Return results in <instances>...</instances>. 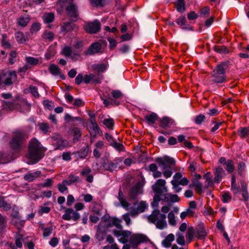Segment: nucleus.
<instances>
[{
    "label": "nucleus",
    "instance_id": "nucleus-1",
    "mask_svg": "<svg viewBox=\"0 0 249 249\" xmlns=\"http://www.w3.org/2000/svg\"><path fill=\"white\" fill-rule=\"evenodd\" d=\"M121 223V220L115 217L102 221L97 226L98 232H105L109 228L114 226L117 230L114 231L113 233H131L129 231H122V226Z\"/></svg>",
    "mask_w": 249,
    "mask_h": 249
},
{
    "label": "nucleus",
    "instance_id": "nucleus-2",
    "mask_svg": "<svg viewBox=\"0 0 249 249\" xmlns=\"http://www.w3.org/2000/svg\"><path fill=\"white\" fill-rule=\"evenodd\" d=\"M44 156L43 148L40 143L36 139H31L29 145L28 158L32 160L34 163L39 161Z\"/></svg>",
    "mask_w": 249,
    "mask_h": 249
},
{
    "label": "nucleus",
    "instance_id": "nucleus-3",
    "mask_svg": "<svg viewBox=\"0 0 249 249\" xmlns=\"http://www.w3.org/2000/svg\"><path fill=\"white\" fill-rule=\"evenodd\" d=\"M155 161L162 170H165L162 173L164 177L166 178L171 177L173 174L172 170L175 165V160L168 156H164L156 158Z\"/></svg>",
    "mask_w": 249,
    "mask_h": 249
},
{
    "label": "nucleus",
    "instance_id": "nucleus-4",
    "mask_svg": "<svg viewBox=\"0 0 249 249\" xmlns=\"http://www.w3.org/2000/svg\"><path fill=\"white\" fill-rule=\"evenodd\" d=\"M166 218L165 214L161 213L158 209H155L147 217V219L149 222L154 224L158 229L163 230L167 227Z\"/></svg>",
    "mask_w": 249,
    "mask_h": 249
},
{
    "label": "nucleus",
    "instance_id": "nucleus-5",
    "mask_svg": "<svg viewBox=\"0 0 249 249\" xmlns=\"http://www.w3.org/2000/svg\"><path fill=\"white\" fill-rule=\"evenodd\" d=\"M57 5L60 6L61 11H63L65 7L67 15L71 19L74 18V20L77 19L78 17L77 8L72 0H58Z\"/></svg>",
    "mask_w": 249,
    "mask_h": 249
},
{
    "label": "nucleus",
    "instance_id": "nucleus-6",
    "mask_svg": "<svg viewBox=\"0 0 249 249\" xmlns=\"http://www.w3.org/2000/svg\"><path fill=\"white\" fill-rule=\"evenodd\" d=\"M27 138V134L23 130H18L14 131L10 142L11 147L15 150H20L22 148L24 141Z\"/></svg>",
    "mask_w": 249,
    "mask_h": 249
},
{
    "label": "nucleus",
    "instance_id": "nucleus-7",
    "mask_svg": "<svg viewBox=\"0 0 249 249\" xmlns=\"http://www.w3.org/2000/svg\"><path fill=\"white\" fill-rule=\"evenodd\" d=\"M226 62H222L216 66L212 74L213 81L217 83H222L226 81Z\"/></svg>",
    "mask_w": 249,
    "mask_h": 249
},
{
    "label": "nucleus",
    "instance_id": "nucleus-8",
    "mask_svg": "<svg viewBox=\"0 0 249 249\" xmlns=\"http://www.w3.org/2000/svg\"><path fill=\"white\" fill-rule=\"evenodd\" d=\"M52 144L54 146L55 150H62L69 145L68 141L63 140L59 135H53L52 137Z\"/></svg>",
    "mask_w": 249,
    "mask_h": 249
},
{
    "label": "nucleus",
    "instance_id": "nucleus-9",
    "mask_svg": "<svg viewBox=\"0 0 249 249\" xmlns=\"http://www.w3.org/2000/svg\"><path fill=\"white\" fill-rule=\"evenodd\" d=\"M101 24L98 20H95L92 22L87 23L84 25L85 30L90 34H95L99 31Z\"/></svg>",
    "mask_w": 249,
    "mask_h": 249
},
{
    "label": "nucleus",
    "instance_id": "nucleus-10",
    "mask_svg": "<svg viewBox=\"0 0 249 249\" xmlns=\"http://www.w3.org/2000/svg\"><path fill=\"white\" fill-rule=\"evenodd\" d=\"M148 204L145 201H141L137 208H131L129 210L130 215L135 217L138 214L142 213L148 208Z\"/></svg>",
    "mask_w": 249,
    "mask_h": 249
},
{
    "label": "nucleus",
    "instance_id": "nucleus-11",
    "mask_svg": "<svg viewBox=\"0 0 249 249\" xmlns=\"http://www.w3.org/2000/svg\"><path fill=\"white\" fill-rule=\"evenodd\" d=\"M166 181L163 179H158L152 186V189L157 194H162L168 191L167 187L165 186Z\"/></svg>",
    "mask_w": 249,
    "mask_h": 249
},
{
    "label": "nucleus",
    "instance_id": "nucleus-12",
    "mask_svg": "<svg viewBox=\"0 0 249 249\" xmlns=\"http://www.w3.org/2000/svg\"><path fill=\"white\" fill-rule=\"evenodd\" d=\"M103 76L99 74L89 73L84 75V82L85 84L94 83L95 84L101 83Z\"/></svg>",
    "mask_w": 249,
    "mask_h": 249
},
{
    "label": "nucleus",
    "instance_id": "nucleus-13",
    "mask_svg": "<svg viewBox=\"0 0 249 249\" xmlns=\"http://www.w3.org/2000/svg\"><path fill=\"white\" fill-rule=\"evenodd\" d=\"M80 217V214L71 208H66L65 210V213L62 216L63 219L65 220H72L74 221L78 220Z\"/></svg>",
    "mask_w": 249,
    "mask_h": 249
},
{
    "label": "nucleus",
    "instance_id": "nucleus-14",
    "mask_svg": "<svg viewBox=\"0 0 249 249\" xmlns=\"http://www.w3.org/2000/svg\"><path fill=\"white\" fill-rule=\"evenodd\" d=\"M5 87L11 85L17 79V74L15 71H8L2 73Z\"/></svg>",
    "mask_w": 249,
    "mask_h": 249
},
{
    "label": "nucleus",
    "instance_id": "nucleus-15",
    "mask_svg": "<svg viewBox=\"0 0 249 249\" xmlns=\"http://www.w3.org/2000/svg\"><path fill=\"white\" fill-rule=\"evenodd\" d=\"M142 186L140 182L137 183L133 187H132L128 194L129 197L132 199L137 198L138 196L142 194Z\"/></svg>",
    "mask_w": 249,
    "mask_h": 249
},
{
    "label": "nucleus",
    "instance_id": "nucleus-16",
    "mask_svg": "<svg viewBox=\"0 0 249 249\" xmlns=\"http://www.w3.org/2000/svg\"><path fill=\"white\" fill-rule=\"evenodd\" d=\"M102 46L99 42L92 43L89 48L84 52L85 55H92L101 52Z\"/></svg>",
    "mask_w": 249,
    "mask_h": 249
},
{
    "label": "nucleus",
    "instance_id": "nucleus-17",
    "mask_svg": "<svg viewBox=\"0 0 249 249\" xmlns=\"http://www.w3.org/2000/svg\"><path fill=\"white\" fill-rule=\"evenodd\" d=\"M31 20V17L30 15L24 14L20 16L17 18V24L20 27L24 28L26 27Z\"/></svg>",
    "mask_w": 249,
    "mask_h": 249
},
{
    "label": "nucleus",
    "instance_id": "nucleus-18",
    "mask_svg": "<svg viewBox=\"0 0 249 249\" xmlns=\"http://www.w3.org/2000/svg\"><path fill=\"white\" fill-rule=\"evenodd\" d=\"M109 65L107 61L94 64L91 66L92 70L98 73L105 72L107 69Z\"/></svg>",
    "mask_w": 249,
    "mask_h": 249
},
{
    "label": "nucleus",
    "instance_id": "nucleus-19",
    "mask_svg": "<svg viewBox=\"0 0 249 249\" xmlns=\"http://www.w3.org/2000/svg\"><path fill=\"white\" fill-rule=\"evenodd\" d=\"M15 38L19 44H24L29 39V34H24L21 31H18L15 33Z\"/></svg>",
    "mask_w": 249,
    "mask_h": 249
},
{
    "label": "nucleus",
    "instance_id": "nucleus-20",
    "mask_svg": "<svg viewBox=\"0 0 249 249\" xmlns=\"http://www.w3.org/2000/svg\"><path fill=\"white\" fill-rule=\"evenodd\" d=\"M176 22L183 30L187 31L193 30V27L187 23V20L184 16L179 17L176 19Z\"/></svg>",
    "mask_w": 249,
    "mask_h": 249
},
{
    "label": "nucleus",
    "instance_id": "nucleus-21",
    "mask_svg": "<svg viewBox=\"0 0 249 249\" xmlns=\"http://www.w3.org/2000/svg\"><path fill=\"white\" fill-rule=\"evenodd\" d=\"M130 243L133 245H138L147 240V237L144 234H133L131 236Z\"/></svg>",
    "mask_w": 249,
    "mask_h": 249
},
{
    "label": "nucleus",
    "instance_id": "nucleus-22",
    "mask_svg": "<svg viewBox=\"0 0 249 249\" xmlns=\"http://www.w3.org/2000/svg\"><path fill=\"white\" fill-rule=\"evenodd\" d=\"M39 229L43 232V233H51L53 230V226L51 222L40 223Z\"/></svg>",
    "mask_w": 249,
    "mask_h": 249
},
{
    "label": "nucleus",
    "instance_id": "nucleus-23",
    "mask_svg": "<svg viewBox=\"0 0 249 249\" xmlns=\"http://www.w3.org/2000/svg\"><path fill=\"white\" fill-rule=\"evenodd\" d=\"M41 175L40 171H36L34 172H29L24 175V179L28 182H31L39 177Z\"/></svg>",
    "mask_w": 249,
    "mask_h": 249
},
{
    "label": "nucleus",
    "instance_id": "nucleus-24",
    "mask_svg": "<svg viewBox=\"0 0 249 249\" xmlns=\"http://www.w3.org/2000/svg\"><path fill=\"white\" fill-rule=\"evenodd\" d=\"M158 116L157 114L152 112L149 114H146L144 116V118L146 122L149 124H153L158 119Z\"/></svg>",
    "mask_w": 249,
    "mask_h": 249
},
{
    "label": "nucleus",
    "instance_id": "nucleus-25",
    "mask_svg": "<svg viewBox=\"0 0 249 249\" xmlns=\"http://www.w3.org/2000/svg\"><path fill=\"white\" fill-rule=\"evenodd\" d=\"M118 199L122 205V206L124 208L125 210H128V207L129 206V203L126 200L125 197L123 193L120 189L118 193Z\"/></svg>",
    "mask_w": 249,
    "mask_h": 249
},
{
    "label": "nucleus",
    "instance_id": "nucleus-26",
    "mask_svg": "<svg viewBox=\"0 0 249 249\" xmlns=\"http://www.w3.org/2000/svg\"><path fill=\"white\" fill-rule=\"evenodd\" d=\"M237 133L242 139H249V127L239 128L237 130Z\"/></svg>",
    "mask_w": 249,
    "mask_h": 249
},
{
    "label": "nucleus",
    "instance_id": "nucleus-27",
    "mask_svg": "<svg viewBox=\"0 0 249 249\" xmlns=\"http://www.w3.org/2000/svg\"><path fill=\"white\" fill-rule=\"evenodd\" d=\"M12 160V155L7 152H0V163H6Z\"/></svg>",
    "mask_w": 249,
    "mask_h": 249
},
{
    "label": "nucleus",
    "instance_id": "nucleus-28",
    "mask_svg": "<svg viewBox=\"0 0 249 249\" xmlns=\"http://www.w3.org/2000/svg\"><path fill=\"white\" fill-rule=\"evenodd\" d=\"M224 173V170L221 167H217L215 169L214 172V181L215 182L219 183L221 181L222 176Z\"/></svg>",
    "mask_w": 249,
    "mask_h": 249
},
{
    "label": "nucleus",
    "instance_id": "nucleus-29",
    "mask_svg": "<svg viewBox=\"0 0 249 249\" xmlns=\"http://www.w3.org/2000/svg\"><path fill=\"white\" fill-rule=\"evenodd\" d=\"M173 123V121L171 119L165 117L160 120V125L163 128H166L170 127Z\"/></svg>",
    "mask_w": 249,
    "mask_h": 249
},
{
    "label": "nucleus",
    "instance_id": "nucleus-30",
    "mask_svg": "<svg viewBox=\"0 0 249 249\" xmlns=\"http://www.w3.org/2000/svg\"><path fill=\"white\" fill-rule=\"evenodd\" d=\"M175 237L174 234H168L162 241V246L166 248H168L171 245V243L174 240Z\"/></svg>",
    "mask_w": 249,
    "mask_h": 249
},
{
    "label": "nucleus",
    "instance_id": "nucleus-31",
    "mask_svg": "<svg viewBox=\"0 0 249 249\" xmlns=\"http://www.w3.org/2000/svg\"><path fill=\"white\" fill-rule=\"evenodd\" d=\"M79 181V177L73 174H70L66 179H64V182L66 183L67 185H71L73 183Z\"/></svg>",
    "mask_w": 249,
    "mask_h": 249
},
{
    "label": "nucleus",
    "instance_id": "nucleus-32",
    "mask_svg": "<svg viewBox=\"0 0 249 249\" xmlns=\"http://www.w3.org/2000/svg\"><path fill=\"white\" fill-rule=\"evenodd\" d=\"M42 37L44 40L51 42L53 40L54 34L49 30H45L42 34Z\"/></svg>",
    "mask_w": 249,
    "mask_h": 249
},
{
    "label": "nucleus",
    "instance_id": "nucleus-33",
    "mask_svg": "<svg viewBox=\"0 0 249 249\" xmlns=\"http://www.w3.org/2000/svg\"><path fill=\"white\" fill-rule=\"evenodd\" d=\"M48 70L53 75L57 76L61 74L60 69L57 65L55 64H51L49 67Z\"/></svg>",
    "mask_w": 249,
    "mask_h": 249
},
{
    "label": "nucleus",
    "instance_id": "nucleus-34",
    "mask_svg": "<svg viewBox=\"0 0 249 249\" xmlns=\"http://www.w3.org/2000/svg\"><path fill=\"white\" fill-rule=\"evenodd\" d=\"M164 199L167 201L178 202L179 201L180 198L177 195L168 193L165 195Z\"/></svg>",
    "mask_w": 249,
    "mask_h": 249
},
{
    "label": "nucleus",
    "instance_id": "nucleus-35",
    "mask_svg": "<svg viewBox=\"0 0 249 249\" xmlns=\"http://www.w3.org/2000/svg\"><path fill=\"white\" fill-rule=\"evenodd\" d=\"M103 166L105 170L112 172L116 168V164L111 161H107L103 163Z\"/></svg>",
    "mask_w": 249,
    "mask_h": 249
},
{
    "label": "nucleus",
    "instance_id": "nucleus-36",
    "mask_svg": "<svg viewBox=\"0 0 249 249\" xmlns=\"http://www.w3.org/2000/svg\"><path fill=\"white\" fill-rule=\"evenodd\" d=\"M177 10L180 13L184 12L185 11V2L184 0H177L175 3Z\"/></svg>",
    "mask_w": 249,
    "mask_h": 249
},
{
    "label": "nucleus",
    "instance_id": "nucleus-37",
    "mask_svg": "<svg viewBox=\"0 0 249 249\" xmlns=\"http://www.w3.org/2000/svg\"><path fill=\"white\" fill-rule=\"evenodd\" d=\"M76 27V25L71 22H66L61 27V31L63 32H70L73 30Z\"/></svg>",
    "mask_w": 249,
    "mask_h": 249
},
{
    "label": "nucleus",
    "instance_id": "nucleus-38",
    "mask_svg": "<svg viewBox=\"0 0 249 249\" xmlns=\"http://www.w3.org/2000/svg\"><path fill=\"white\" fill-rule=\"evenodd\" d=\"M241 189L242 192V196L245 201L249 199V194L247 191V185L244 181L241 182Z\"/></svg>",
    "mask_w": 249,
    "mask_h": 249
},
{
    "label": "nucleus",
    "instance_id": "nucleus-39",
    "mask_svg": "<svg viewBox=\"0 0 249 249\" xmlns=\"http://www.w3.org/2000/svg\"><path fill=\"white\" fill-rule=\"evenodd\" d=\"M11 222L13 225L16 226L18 230H20L24 225V221L21 220L18 217H13Z\"/></svg>",
    "mask_w": 249,
    "mask_h": 249
},
{
    "label": "nucleus",
    "instance_id": "nucleus-40",
    "mask_svg": "<svg viewBox=\"0 0 249 249\" xmlns=\"http://www.w3.org/2000/svg\"><path fill=\"white\" fill-rule=\"evenodd\" d=\"M192 185L195 187V190L198 194H201L202 192V185L200 182L198 180H194L193 181Z\"/></svg>",
    "mask_w": 249,
    "mask_h": 249
},
{
    "label": "nucleus",
    "instance_id": "nucleus-41",
    "mask_svg": "<svg viewBox=\"0 0 249 249\" xmlns=\"http://www.w3.org/2000/svg\"><path fill=\"white\" fill-rule=\"evenodd\" d=\"M44 21L46 23H50L54 20V14L53 13H45L43 17Z\"/></svg>",
    "mask_w": 249,
    "mask_h": 249
},
{
    "label": "nucleus",
    "instance_id": "nucleus-42",
    "mask_svg": "<svg viewBox=\"0 0 249 249\" xmlns=\"http://www.w3.org/2000/svg\"><path fill=\"white\" fill-rule=\"evenodd\" d=\"M41 29V24L37 22L32 23L30 31L31 34H35L38 32Z\"/></svg>",
    "mask_w": 249,
    "mask_h": 249
},
{
    "label": "nucleus",
    "instance_id": "nucleus-43",
    "mask_svg": "<svg viewBox=\"0 0 249 249\" xmlns=\"http://www.w3.org/2000/svg\"><path fill=\"white\" fill-rule=\"evenodd\" d=\"M39 128L44 134L50 132L49 125L46 123H39L38 124Z\"/></svg>",
    "mask_w": 249,
    "mask_h": 249
},
{
    "label": "nucleus",
    "instance_id": "nucleus-44",
    "mask_svg": "<svg viewBox=\"0 0 249 249\" xmlns=\"http://www.w3.org/2000/svg\"><path fill=\"white\" fill-rule=\"evenodd\" d=\"M100 129L97 124H94V126H92L91 129L89 130V133L91 137L95 138L96 135L99 133Z\"/></svg>",
    "mask_w": 249,
    "mask_h": 249
},
{
    "label": "nucleus",
    "instance_id": "nucleus-45",
    "mask_svg": "<svg viewBox=\"0 0 249 249\" xmlns=\"http://www.w3.org/2000/svg\"><path fill=\"white\" fill-rule=\"evenodd\" d=\"M210 8L208 6H205L201 8L199 10V17L202 18H207L210 15Z\"/></svg>",
    "mask_w": 249,
    "mask_h": 249
},
{
    "label": "nucleus",
    "instance_id": "nucleus-46",
    "mask_svg": "<svg viewBox=\"0 0 249 249\" xmlns=\"http://www.w3.org/2000/svg\"><path fill=\"white\" fill-rule=\"evenodd\" d=\"M195 212L191 209H187L185 211L180 213V217L181 219H184L187 216L192 217L194 215Z\"/></svg>",
    "mask_w": 249,
    "mask_h": 249
},
{
    "label": "nucleus",
    "instance_id": "nucleus-47",
    "mask_svg": "<svg viewBox=\"0 0 249 249\" xmlns=\"http://www.w3.org/2000/svg\"><path fill=\"white\" fill-rule=\"evenodd\" d=\"M167 218L169 225L172 226H175L177 225V221L176 220L175 214L173 212L169 213L167 215Z\"/></svg>",
    "mask_w": 249,
    "mask_h": 249
},
{
    "label": "nucleus",
    "instance_id": "nucleus-48",
    "mask_svg": "<svg viewBox=\"0 0 249 249\" xmlns=\"http://www.w3.org/2000/svg\"><path fill=\"white\" fill-rule=\"evenodd\" d=\"M56 51L53 48L50 47L46 51L45 55L46 60H50L55 54Z\"/></svg>",
    "mask_w": 249,
    "mask_h": 249
},
{
    "label": "nucleus",
    "instance_id": "nucleus-49",
    "mask_svg": "<svg viewBox=\"0 0 249 249\" xmlns=\"http://www.w3.org/2000/svg\"><path fill=\"white\" fill-rule=\"evenodd\" d=\"M225 168L229 173H232L234 170V166L233 165V162L231 160H228L226 161Z\"/></svg>",
    "mask_w": 249,
    "mask_h": 249
},
{
    "label": "nucleus",
    "instance_id": "nucleus-50",
    "mask_svg": "<svg viewBox=\"0 0 249 249\" xmlns=\"http://www.w3.org/2000/svg\"><path fill=\"white\" fill-rule=\"evenodd\" d=\"M103 124L109 129L112 130L113 129L114 122L113 119H105L103 121Z\"/></svg>",
    "mask_w": 249,
    "mask_h": 249
},
{
    "label": "nucleus",
    "instance_id": "nucleus-51",
    "mask_svg": "<svg viewBox=\"0 0 249 249\" xmlns=\"http://www.w3.org/2000/svg\"><path fill=\"white\" fill-rule=\"evenodd\" d=\"M72 132L73 135L74 141H78L80 140L81 136V132L80 129L77 127H74L72 129Z\"/></svg>",
    "mask_w": 249,
    "mask_h": 249
},
{
    "label": "nucleus",
    "instance_id": "nucleus-52",
    "mask_svg": "<svg viewBox=\"0 0 249 249\" xmlns=\"http://www.w3.org/2000/svg\"><path fill=\"white\" fill-rule=\"evenodd\" d=\"M231 200V196L229 192H223L222 201L224 203H228Z\"/></svg>",
    "mask_w": 249,
    "mask_h": 249
},
{
    "label": "nucleus",
    "instance_id": "nucleus-53",
    "mask_svg": "<svg viewBox=\"0 0 249 249\" xmlns=\"http://www.w3.org/2000/svg\"><path fill=\"white\" fill-rule=\"evenodd\" d=\"M1 103L4 109L12 110L14 108V104L13 102L3 100L1 101Z\"/></svg>",
    "mask_w": 249,
    "mask_h": 249
},
{
    "label": "nucleus",
    "instance_id": "nucleus-54",
    "mask_svg": "<svg viewBox=\"0 0 249 249\" xmlns=\"http://www.w3.org/2000/svg\"><path fill=\"white\" fill-rule=\"evenodd\" d=\"M24 241L23 235L22 234H18L16 236V245L19 248L22 247V242Z\"/></svg>",
    "mask_w": 249,
    "mask_h": 249
},
{
    "label": "nucleus",
    "instance_id": "nucleus-55",
    "mask_svg": "<svg viewBox=\"0 0 249 249\" xmlns=\"http://www.w3.org/2000/svg\"><path fill=\"white\" fill-rule=\"evenodd\" d=\"M204 178L206 179V183H207V187H211L213 185V181L211 176V173L207 172L205 174Z\"/></svg>",
    "mask_w": 249,
    "mask_h": 249
},
{
    "label": "nucleus",
    "instance_id": "nucleus-56",
    "mask_svg": "<svg viewBox=\"0 0 249 249\" xmlns=\"http://www.w3.org/2000/svg\"><path fill=\"white\" fill-rule=\"evenodd\" d=\"M2 46L5 48H10L11 45L8 41L7 35L6 34H2Z\"/></svg>",
    "mask_w": 249,
    "mask_h": 249
},
{
    "label": "nucleus",
    "instance_id": "nucleus-57",
    "mask_svg": "<svg viewBox=\"0 0 249 249\" xmlns=\"http://www.w3.org/2000/svg\"><path fill=\"white\" fill-rule=\"evenodd\" d=\"M0 207L2 208L4 210L7 211L11 209L10 204L7 203L3 198L0 197Z\"/></svg>",
    "mask_w": 249,
    "mask_h": 249
},
{
    "label": "nucleus",
    "instance_id": "nucleus-58",
    "mask_svg": "<svg viewBox=\"0 0 249 249\" xmlns=\"http://www.w3.org/2000/svg\"><path fill=\"white\" fill-rule=\"evenodd\" d=\"M17 56V53L16 51H13L10 53V57L9 58V63L12 65L16 61V58Z\"/></svg>",
    "mask_w": 249,
    "mask_h": 249
},
{
    "label": "nucleus",
    "instance_id": "nucleus-59",
    "mask_svg": "<svg viewBox=\"0 0 249 249\" xmlns=\"http://www.w3.org/2000/svg\"><path fill=\"white\" fill-rule=\"evenodd\" d=\"M25 60L28 65H36L38 63V59L33 57H26Z\"/></svg>",
    "mask_w": 249,
    "mask_h": 249
},
{
    "label": "nucleus",
    "instance_id": "nucleus-60",
    "mask_svg": "<svg viewBox=\"0 0 249 249\" xmlns=\"http://www.w3.org/2000/svg\"><path fill=\"white\" fill-rule=\"evenodd\" d=\"M66 185H67V184L66 183L64 182V180H63L62 183L58 184L57 186L59 191L61 193H63L64 192L68 191V188Z\"/></svg>",
    "mask_w": 249,
    "mask_h": 249
},
{
    "label": "nucleus",
    "instance_id": "nucleus-61",
    "mask_svg": "<svg viewBox=\"0 0 249 249\" xmlns=\"http://www.w3.org/2000/svg\"><path fill=\"white\" fill-rule=\"evenodd\" d=\"M214 50L219 53H226L229 52L228 49L223 46H217L214 47Z\"/></svg>",
    "mask_w": 249,
    "mask_h": 249
},
{
    "label": "nucleus",
    "instance_id": "nucleus-62",
    "mask_svg": "<svg viewBox=\"0 0 249 249\" xmlns=\"http://www.w3.org/2000/svg\"><path fill=\"white\" fill-rule=\"evenodd\" d=\"M195 230L196 233H205L206 232L203 223L198 224L195 228Z\"/></svg>",
    "mask_w": 249,
    "mask_h": 249
},
{
    "label": "nucleus",
    "instance_id": "nucleus-63",
    "mask_svg": "<svg viewBox=\"0 0 249 249\" xmlns=\"http://www.w3.org/2000/svg\"><path fill=\"white\" fill-rule=\"evenodd\" d=\"M112 146L118 151H123L124 150V145L123 144L116 142H115L112 143Z\"/></svg>",
    "mask_w": 249,
    "mask_h": 249
},
{
    "label": "nucleus",
    "instance_id": "nucleus-64",
    "mask_svg": "<svg viewBox=\"0 0 249 249\" xmlns=\"http://www.w3.org/2000/svg\"><path fill=\"white\" fill-rule=\"evenodd\" d=\"M231 191L234 196L239 194L241 191L240 188L236 184L231 185Z\"/></svg>",
    "mask_w": 249,
    "mask_h": 249
}]
</instances>
